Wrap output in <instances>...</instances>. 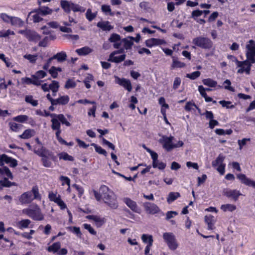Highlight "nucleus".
<instances>
[{
	"mask_svg": "<svg viewBox=\"0 0 255 255\" xmlns=\"http://www.w3.org/2000/svg\"><path fill=\"white\" fill-rule=\"evenodd\" d=\"M93 193L97 201L102 200L104 203L113 209L118 208L117 196L107 186L102 185L100 187L99 192L93 190Z\"/></svg>",
	"mask_w": 255,
	"mask_h": 255,
	"instance_id": "1",
	"label": "nucleus"
},
{
	"mask_svg": "<svg viewBox=\"0 0 255 255\" xmlns=\"http://www.w3.org/2000/svg\"><path fill=\"white\" fill-rule=\"evenodd\" d=\"M247 52L246 60L240 61L243 62L241 65L236 64L237 67L239 68L237 70L239 74L245 73L247 75H250L252 64L255 63V41L251 39L246 45Z\"/></svg>",
	"mask_w": 255,
	"mask_h": 255,
	"instance_id": "2",
	"label": "nucleus"
},
{
	"mask_svg": "<svg viewBox=\"0 0 255 255\" xmlns=\"http://www.w3.org/2000/svg\"><path fill=\"white\" fill-rule=\"evenodd\" d=\"M192 43L195 45L192 46V48H195L197 46L203 49H210L213 45L212 41L209 38L202 36L193 38Z\"/></svg>",
	"mask_w": 255,
	"mask_h": 255,
	"instance_id": "3",
	"label": "nucleus"
},
{
	"mask_svg": "<svg viewBox=\"0 0 255 255\" xmlns=\"http://www.w3.org/2000/svg\"><path fill=\"white\" fill-rule=\"evenodd\" d=\"M60 6L64 11L67 13H69L71 10L74 12H84L85 8L80 5L74 3L67 0H61L60 1Z\"/></svg>",
	"mask_w": 255,
	"mask_h": 255,
	"instance_id": "4",
	"label": "nucleus"
},
{
	"mask_svg": "<svg viewBox=\"0 0 255 255\" xmlns=\"http://www.w3.org/2000/svg\"><path fill=\"white\" fill-rule=\"evenodd\" d=\"M163 239L170 250L175 251L178 247V244L173 233L171 232L163 233Z\"/></svg>",
	"mask_w": 255,
	"mask_h": 255,
	"instance_id": "5",
	"label": "nucleus"
},
{
	"mask_svg": "<svg viewBox=\"0 0 255 255\" xmlns=\"http://www.w3.org/2000/svg\"><path fill=\"white\" fill-rule=\"evenodd\" d=\"M225 159V156L220 153L216 159L212 162V166L214 168L217 167V170L221 175H224L225 172L226 164L224 163Z\"/></svg>",
	"mask_w": 255,
	"mask_h": 255,
	"instance_id": "6",
	"label": "nucleus"
},
{
	"mask_svg": "<svg viewBox=\"0 0 255 255\" xmlns=\"http://www.w3.org/2000/svg\"><path fill=\"white\" fill-rule=\"evenodd\" d=\"M22 213L35 221H42L44 219L43 215L39 208L35 209L26 208L22 210Z\"/></svg>",
	"mask_w": 255,
	"mask_h": 255,
	"instance_id": "7",
	"label": "nucleus"
},
{
	"mask_svg": "<svg viewBox=\"0 0 255 255\" xmlns=\"http://www.w3.org/2000/svg\"><path fill=\"white\" fill-rule=\"evenodd\" d=\"M18 32L23 34L29 41L37 42L41 39V36L34 30L30 29L20 30Z\"/></svg>",
	"mask_w": 255,
	"mask_h": 255,
	"instance_id": "8",
	"label": "nucleus"
},
{
	"mask_svg": "<svg viewBox=\"0 0 255 255\" xmlns=\"http://www.w3.org/2000/svg\"><path fill=\"white\" fill-rule=\"evenodd\" d=\"M51 128L53 130H55L56 138L61 144H68V142L63 139L60 136L62 132L60 125L56 120H54L53 123H51Z\"/></svg>",
	"mask_w": 255,
	"mask_h": 255,
	"instance_id": "9",
	"label": "nucleus"
},
{
	"mask_svg": "<svg viewBox=\"0 0 255 255\" xmlns=\"http://www.w3.org/2000/svg\"><path fill=\"white\" fill-rule=\"evenodd\" d=\"M41 161L43 165L45 167H50L51 166L52 163L50 159L55 161L56 160V157L54 155V153L51 151H48L41 156Z\"/></svg>",
	"mask_w": 255,
	"mask_h": 255,
	"instance_id": "10",
	"label": "nucleus"
},
{
	"mask_svg": "<svg viewBox=\"0 0 255 255\" xmlns=\"http://www.w3.org/2000/svg\"><path fill=\"white\" fill-rule=\"evenodd\" d=\"M223 195L228 198H231L234 201L238 200L239 197L242 194L240 191L236 189H225L223 191Z\"/></svg>",
	"mask_w": 255,
	"mask_h": 255,
	"instance_id": "11",
	"label": "nucleus"
},
{
	"mask_svg": "<svg viewBox=\"0 0 255 255\" xmlns=\"http://www.w3.org/2000/svg\"><path fill=\"white\" fill-rule=\"evenodd\" d=\"M173 137L172 136H163L162 139H160V142L162 144L163 147L167 151H170L173 149L172 140Z\"/></svg>",
	"mask_w": 255,
	"mask_h": 255,
	"instance_id": "12",
	"label": "nucleus"
},
{
	"mask_svg": "<svg viewBox=\"0 0 255 255\" xmlns=\"http://www.w3.org/2000/svg\"><path fill=\"white\" fill-rule=\"evenodd\" d=\"M143 207L146 212L148 214L154 215L159 213L161 211L159 208L154 203L145 202Z\"/></svg>",
	"mask_w": 255,
	"mask_h": 255,
	"instance_id": "13",
	"label": "nucleus"
},
{
	"mask_svg": "<svg viewBox=\"0 0 255 255\" xmlns=\"http://www.w3.org/2000/svg\"><path fill=\"white\" fill-rule=\"evenodd\" d=\"M51 117H52L51 120V123H53L54 120H56L60 124V125L61 124L65 125L67 127H70L71 126L70 122L67 121V119L62 114H52L51 115Z\"/></svg>",
	"mask_w": 255,
	"mask_h": 255,
	"instance_id": "14",
	"label": "nucleus"
},
{
	"mask_svg": "<svg viewBox=\"0 0 255 255\" xmlns=\"http://www.w3.org/2000/svg\"><path fill=\"white\" fill-rule=\"evenodd\" d=\"M237 178L242 184L255 189V181L247 177L245 174L243 173L238 174L237 175Z\"/></svg>",
	"mask_w": 255,
	"mask_h": 255,
	"instance_id": "15",
	"label": "nucleus"
},
{
	"mask_svg": "<svg viewBox=\"0 0 255 255\" xmlns=\"http://www.w3.org/2000/svg\"><path fill=\"white\" fill-rule=\"evenodd\" d=\"M116 83L123 87L128 92H130L132 90V86L130 81L125 78H120L116 77Z\"/></svg>",
	"mask_w": 255,
	"mask_h": 255,
	"instance_id": "16",
	"label": "nucleus"
},
{
	"mask_svg": "<svg viewBox=\"0 0 255 255\" xmlns=\"http://www.w3.org/2000/svg\"><path fill=\"white\" fill-rule=\"evenodd\" d=\"M19 200L22 204L30 203L33 200L31 192L27 191L22 194L19 197Z\"/></svg>",
	"mask_w": 255,
	"mask_h": 255,
	"instance_id": "17",
	"label": "nucleus"
},
{
	"mask_svg": "<svg viewBox=\"0 0 255 255\" xmlns=\"http://www.w3.org/2000/svg\"><path fill=\"white\" fill-rule=\"evenodd\" d=\"M52 11L53 10L52 9L50 8L48 6H44L33 9L29 13V15L32 14L34 12H38V13H40L41 16H45L51 14Z\"/></svg>",
	"mask_w": 255,
	"mask_h": 255,
	"instance_id": "18",
	"label": "nucleus"
},
{
	"mask_svg": "<svg viewBox=\"0 0 255 255\" xmlns=\"http://www.w3.org/2000/svg\"><path fill=\"white\" fill-rule=\"evenodd\" d=\"M145 43L147 47L151 48L154 46L162 45L165 43V41L163 39L151 38L146 40Z\"/></svg>",
	"mask_w": 255,
	"mask_h": 255,
	"instance_id": "19",
	"label": "nucleus"
},
{
	"mask_svg": "<svg viewBox=\"0 0 255 255\" xmlns=\"http://www.w3.org/2000/svg\"><path fill=\"white\" fill-rule=\"evenodd\" d=\"M124 202L132 211L135 213H139L140 209L135 201L129 198H125L124 199Z\"/></svg>",
	"mask_w": 255,
	"mask_h": 255,
	"instance_id": "20",
	"label": "nucleus"
},
{
	"mask_svg": "<svg viewBox=\"0 0 255 255\" xmlns=\"http://www.w3.org/2000/svg\"><path fill=\"white\" fill-rule=\"evenodd\" d=\"M115 55L111 53L109 56L108 61L116 63H119L124 61L126 59V55L125 54L119 56H116Z\"/></svg>",
	"mask_w": 255,
	"mask_h": 255,
	"instance_id": "21",
	"label": "nucleus"
},
{
	"mask_svg": "<svg viewBox=\"0 0 255 255\" xmlns=\"http://www.w3.org/2000/svg\"><path fill=\"white\" fill-rule=\"evenodd\" d=\"M172 63L170 69L171 70L178 68H183L185 67V63L178 60V58L176 56H172Z\"/></svg>",
	"mask_w": 255,
	"mask_h": 255,
	"instance_id": "22",
	"label": "nucleus"
},
{
	"mask_svg": "<svg viewBox=\"0 0 255 255\" xmlns=\"http://www.w3.org/2000/svg\"><path fill=\"white\" fill-rule=\"evenodd\" d=\"M31 221L29 219H23L18 221L16 223L17 227L21 230L27 228L28 227L32 228L33 225L30 226Z\"/></svg>",
	"mask_w": 255,
	"mask_h": 255,
	"instance_id": "23",
	"label": "nucleus"
},
{
	"mask_svg": "<svg viewBox=\"0 0 255 255\" xmlns=\"http://www.w3.org/2000/svg\"><path fill=\"white\" fill-rule=\"evenodd\" d=\"M69 100L70 99L68 95L61 96L55 100L54 105H65L68 103Z\"/></svg>",
	"mask_w": 255,
	"mask_h": 255,
	"instance_id": "24",
	"label": "nucleus"
},
{
	"mask_svg": "<svg viewBox=\"0 0 255 255\" xmlns=\"http://www.w3.org/2000/svg\"><path fill=\"white\" fill-rule=\"evenodd\" d=\"M97 26L103 31H110L113 28V26L110 24L108 21H99L97 23Z\"/></svg>",
	"mask_w": 255,
	"mask_h": 255,
	"instance_id": "25",
	"label": "nucleus"
},
{
	"mask_svg": "<svg viewBox=\"0 0 255 255\" xmlns=\"http://www.w3.org/2000/svg\"><path fill=\"white\" fill-rule=\"evenodd\" d=\"M42 81H39L37 79H31L29 77H24L21 79V82L22 84H25L27 85L33 84L36 86L40 85V82Z\"/></svg>",
	"mask_w": 255,
	"mask_h": 255,
	"instance_id": "26",
	"label": "nucleus"
},
{
	"mask_svg": "<svg viewBox=\"0 0 255 255\" xmlns=\"http://www.w3.org/2000/svg\"><path fill=\"white\" fill-rule=\"evenodd\" d=\"M55 38L56 36L54 35H50L49 36H45L42 40L39 41L38 46L40 47H45L48 45L49 41L53 40Z\"/></svg>",
	"mask_w": 255,
	"mask_h": 255,
	"instance_id": "27",
	"label": "nucleus"
},
{
	"mask_svg": "<svg viewBox=\"0 0 255 255\" xmlns=\"http://www.w3.org/2000/svg\"><path fill=\"white\" fill-rule=\"evenodd\" d=\"M67 57L66 53L65 51H61L54 55L52 58L53 60L56 59L58 62L62 63L66 60Z\"/></svg>",
	"mask_w": 255,
	"mask_h": 255,
	"instance_id": "28",
	"label": "nucleus"
},
{
	"mask_svg": "<svg viewBox=\"0 0 255 255\" xmlns=\"http://www.w3.org/2000/svg\"><path fill=\"white\" fill-rule=\"evenodd\" d=\"M10 24L11 25L17 27H22L24 24L23 21L20 18L16 16H12Z\"/></svg>",
	"mask_w": 255,
	"mask_h": 255,
	"instance_id": "29",
	"label": "nucleus"
},
{
	"mask_svg": "<svg viewBox=\"0 0 255 255\" xmlns=\"http://www.w3.org/2000/svg\"><path fill=\"white\" fill-rule=\"evenodd\" d=\"M29 192H31L32 195H33L32 199L33 200H37L40 201L41 200V196L39 193V189L37 185L32 187V189Z\"/></svg>",
	"mask_w": 255,
	"mask_h": 255,
	"instance_id": "30",
	"label": "nucleus"
},
{
	"mask_svg": "<svg viewBox=\"0 0 255 255\" xmlns=\"http://www.w3.org/2000/svg\"><path fill=\"white\" fill-rule=\"evenodd\" d=\"M77 53L80 56L86 55L92 52V49L87 46H85L76 50Z\"/></svg>",
	"mask_w": 255,
	"mask_h": 255,
	"instance_id": "31",
	"label": "nucleus"
},
{
	"mask_svg": "<svg viewBox=\"0 0 255 255\" xmlns=\"http://www.w3.org/2000/svg\"><path fill=\"white\" fill-rule=\"evenodd\" d=\"M61 247L60 242H57L53 243L51 246H50L47 248V251L49 252H52L53 253H58Z\"/></svg>",
	"mask_w": 255,
	"mask_h": 255,
	"instance_id": "32",
	"label": "nucleus"
},
{
	"mask_svg": "<svg viewBox=\"0 0 255 255\" xmlns=\"http://www.w3.org/2000/svg\"><path fill=\"white\" fill-rule=\"evenodd\" d=\"M58 156L60 160L63 159L65 161H73L74 160V158L72 156L69 155L67 152H62L59 153L58 154Z\"/></svg>",
	"mask_w": 255,
	"mask_h": 255,
	"instance_id": "33",
	"label": "nucleus"
},
{
	"mask_svg": "<svg viewBox=\"0 0 255 255\" xmlns=\"http://www.w3.org/2000/svg\"><path fill=\"white\" fill-rule=\"evenodd\" d=\"M179 197H180V194L179 192H171L168 194L167 201L168 203H172Z\"/></svg>",
	"mask_w": 255,
	"mask_h": 255,
	"instance_id": "34",
	"label": "nucleus"
},
{
	"mask_svg": "<svg viewBox=\"0 0 255 255\" xmlns=\"http://www.w3.org/2000/svg\"><path fill=\"white\" fill-rule=\"evenodd\" d=\"M220 208L224 212H233L236 209L237 207L236 206H235V205L231 204H226L222 205Z\"/></svg>",
	"mask_w": 255,
	"mask_h": 255,
	"instance_id": "35",
	"label": "nucleus"
},
{
	"mask_svg": "<svg viewBox=\"0 0 255 255\" xmlns=\"http://www.w3.org/2000/svg\"><path fill=\"white\" fill-rule=\"evenodd\" d=\"M48 151L49 150L43 146H41L40 148H37V146H35L33 150L34 152L40 157L44 156V154Z\"/></svg>",
	"mask_w": 255,
	"mask_h": 255,
	"instance_id": "36",
	"label": "nucleus"
},
{
	"mask_svg": "<svg viewBox=\"0 0 255 255\" xmlns=\"http://www.w3.org/2000/svg\"><path fill=\"white\" fill-rule=\"evenodd\" d=\"M202 82L205 85L209 87L215 88L217 86V82L211 78L203 79Z\"/></svg>",
	"mask_w": 255,
	"mask_h": 255,
	"instance_id": "37",
	"label": "nucleus"
},
{
	"mask_svg": "<svg viewBox=\"0 0 255 255\" xmlns=\"http://www.w3.org/2000/svg\"><path fill=\"white\" fill-rule=\"evenodd\" d=\"M91 145L94 147L96 152H97L99 154H102L105 156H107V155H108L107 152L106 151L105 149H103L100 146H99L94 143H92Z\"/></svg>",
	"mask_w": 255,
	"mask_h": 255,
	"instance_id": "38",
	"label": "nucleus"
},
{
	"mask_svg": "<svg viewBox=\"0 0 255 255\" xmlns=\"http://www.w3.org/2000/svg\"><path fill=\"white\" fill-rule=\"evenodd\" d=\"M8 125L10 129L15 132L19 131L23 127L22 125L16 124L14 122H10Z\"/></svg>",
	"mask_w": 255,
	"mask_h": 255,
	"instance_id": "39",
	"label": "nucleus"
},
{
	"mask_svg": "<svg viewBox=\"0 0 255 255\" xmlns=\"http://www.w3.org/2000/svg\"><path fill=\"white\" fill-rule=\"evenodd\" d=\"M33 130L31 129L25 130L22 134L19 135V137L22 139H28L33 136L32 132Z\"/></svg>",
	"mask_w": 255,
	"mask_h": 255,
	"instance_id": "40",
	"label": "nucleus"
},
{
	"mask_svg": "<svg viewBox=\"0 0 255 255\" xmlns=\"http://www.w3.org/2000/svg\"><path fill=\"white\" fill-rule=\"evenodd\" d=\"M29 16H31L32 20L34 23H38L43 20V18L40 16L41 15L40 13H38V12H34Z\"/></svg>",
	"mask_w": 255,
	"mask_h": 255,
	"instance_id": "41",
	"label": "nucleus"
},
{
	"mask_svg": "<svg viewBox=\"0 0 255 255\" xmlns=\"http://www.w3.org/2000/svg\"><path fill=\"white\" fill-rule=\"evenodd\" d=\"M49 90H51L52 93H56L58 91L59 85L58 82L53 80L52 83L49 85Z\"/></svg>",
	"mask_w": 255,
	"mask_h": 255,
	"instance_id": "42",
	"label": "nucleus"
},
{
	"mask_svg": "<svg viewBox=\"0 0 255 255\" xmlns=\"http://www.w3.org/2000/svg\"><path fill=\"white\" fill-rule=\"evenodd\" d=\"M47 75L46 72L43 70H39L36 72L34 75L31 76L33 79H37L44 78Z\"/></svg>",
	"mask_w": 255,
	"mask_h": 255,
	"instance_id": "43",
	"label": "nucleus"
},
{
	"mask_svg": "<svg viewBox=\"0 0 255 255\" xmlns=\"http://www.w3.org/2000/svg\"><path fill=\"white\" fill-rule=\"evenodd\" d=\"M122 42L124 43V48L126 50L130 49L133 44V42L131 40H128L126 38H123L122 40Z\"/></svg>",
	"mask_w": 255,
	"mask_h": 255,
	"instance_id": "44",
	"label": "nucleus"
},
{
	"mask_svg": "<svg viewBox=\"0 0 255 255\" xmlns=\"http://www.w3.org/2000/svg\"><path fill=\"white\" fill-rule=\"evenodd\" d=\"M215 132L217 134L220 135L225 134L230 135L232 133L233 130L231 129H229L225 130L222 128H217L215 130Z\"/></svg>",
	"mask_w": 255,
	"mask_h": 255,
	"instance_id": "45",
	"label": "nucleus"
},
{
	"mask_svg": "<svg viewBox=\"0 0 255 255\" xmlns=\"http://www.w3.org/2000/svg\"><path fill=\"white\" fill-rule=\"evenodd\" d=\"M102 11L106 14H108L111 16H114V13L112 11V9L109 5L103 4L101 7Z\"/></svg>",
	"mask_w": 255,
	"mask_h": 255,
	"instance_id": "46",
	"label": "nucleus"
},
{
	"mask_svg": "<svg viewBox=\"0 0 255 255\" xmlns=\"http://www.w3.org/2000/svg\"><path fill=\"white\" fill-rule=\"evenodd\" d=\"M219 103L223 107H226L227 109H232L235 107L234 105L232 104V102L231 101L222 100L219 101Z\"/></svg>",
	"mask_w": 255,
	"mask_h": 255,
	"instance_id": "47",
	"label": "nucleus"
},
{
	"mask_svg": "<svg viewBox=\"0 0 255 255\" xmlns=\"http://www.w3.org/2000/svg\"><path fill=\"white\" fill-rule=\"evenodd\" d=\"M67 229L69 231L76 234L78 237H81L82 236V233L81 232L80 229L79 227L71 226L67 227Z\"/></svg>",
	"mask_w": 255,
	"mask_h": 255,
	"instance_id": "48",
	"label": "nucleus"
},
{
	"mask_svg": "<svg viewBox=\"0 0 255 255\" xmlns=\"http://www.w3.org/2000/svg\"><path fill=\"white\" fill-rule=\"evenodd\" d=\"M24 58L28 60L31 63H35L37 59V55L25 54L23 56Z\"/></svg>",
	"mask_w": 255,
	"mask_h": 255,
	"instance_id": "49",
	"label": "nucleus"
},
{
	"mask_svg": "<svg viewBox=\"0 0 255 255\" xmlns=\"http://www.w3.org/2000/svg\"><path fill=\"white\" fill-rule=\"evenodd\" d=\"M28 120V116L26 115H21L15 117L13 118V120L19 123H24Z\"/></svg>",
	"mask_w": 255,
	"mask_h": 255,
	"instance_id": "50",
	"label": "nucleus"
},
{
	"mask_svg": "<svg viewBox=\"0 0 255 255\" xmlns=\"http://www.w3.org/2000/svg\"><path fill=\"white\" fill-rule=\"evenodd\" d=\"M192 107H195L199 111H200V109L195 104V103H192L191 102H188L185 106V110L187 112H190L192 110Z\"/></svg>",
	"mask_w": 255,
	"mask_h": 255,
	"instance_id": "51",
	"label": "nucleus"
},
{
	"mask_svg": "<svg viewBox=\"0 0 255 255\" xmlns=\"http://www.w3.org/2000/svg\"><path fill=\"white\" fill-rule=\"evenodd\" d=\"M141 240L142 242L145 244H148L150 242L149 241L150 239L152 240V245H153V237L152 235H148V234H143L141 236Z\"/></svg>",
	"mask_w": 255,
	"mask_h": 255,
	"instance_id": "52",
	"label": "nucleus"
},
{
	"mask_svg": "<svg viewBox=\"0 0 255 255\" xmlns=\"http://www.w3.org/2000/svg\"><path fill=\"white\" fill-rule=\"evenodd\" d=\"M201 75V72L199 71L193 72L190 74H187L186 77L191 80H195L198 78Z\"/></svg>",
	"mask_w": 255,
	"mask_h": 255,
	"instance_id": "53",
	"label": "nucleus"
},
{
	"mask_svg": "<svg viewBox=\"0 0 255 255\" xmlns=\"http://www.w3.org/2000/svg\"><path fill=\"white\" fill-rule=\"evenodd\" d=\"M25 101L28 103L31 104L33 106H37L38 104V101L33 100L32 96H27L25 97Z\"/></svg>",
	"mask_w": 255,
	"mask_h": 255,
	"instance_id": "54",
	"label": "nucleus"
},
{
	"mask_svg": "<svg viewBox=\"0 0 255 255\" xmlns=\"http://www.w3.org/2000/svg\"><path fill=\"white\" fill-rule=\"evenodd\" d=\"M224 88L228 90L234 92L235 89L231 86V82L230 80L226 79L223 83Z\"/></svg>",
	"mask_w": 255,
	"mask_h": 255,
	"instance_id": "55",
	"label": "nucleus"
},
{
	"mask_svg": "<svg viewBox=\"0 0 255 255\" xmlns=\"http://www.w3.org/2000/svg\"><path fill=\"white\" fill-rule=\"evenodd\" d=\"M12 16H9L5 13H0V18L2 21L5 23H9L10 22Z\"/></svg>",
	"mask_w": 255,
	"mask_h": 255,
	"instance_id": "56",
	"label": "nucleus"
},
{
	"mask_svg": "<svg viewBox=\"0 0 255 255\" xmlns=\"http://www.w3.org/2000/svg\"><path fill=\"white\" fill-rule=\"evenodd\" d=\"M76 86V82L70 79L67 80L65 85V88L67 89L70 88H74Z\"/></svg>",
	"mask_w": 255,
	"mask_h": 255,
	"instance_id": "57",
	"label": "nucleus"
},
{
	"mask_svg": "<svg viewBox=\"0 0 255 255\" xmlns=\"http://www.w3.org/2000/svg\"><path fill=\"white\" fill-rule=\"evenodd\" d=\"M109 40L110 42L114 43L120 41L121 40V36L118 34L113 33L111 35L110 37L109 38Z\"/></svg>",
	"mask_w": 255,
	"mask_h": 255,
	"instance_id": "58",
	"label": "nucleus"
},
{
	"mask_svg": "<svg viewBox=\"0 0 255 255\" xmlns=\"http://www.w3.org/2000/svg\"><path fill=\"white\" fill-rule=\"evenodd\" d=\"M14 34V32L10 29H8L5 31H0V37H7L10 35H13Z\"/></svg>",
	"mask_w": 255,
	"mask_h": 255,
	"instance_id": "59",
	"label": "nucleus"
},
{
	"mask_svg": "<svg viewBox=\"0 0 255 255\" xmlns=\"http://www.w3.org/2000/svg\"><path fill=\"white\" fill-rule=\"evenodd\" d=\"M48 198L51 201H53L55 203L60 198V195L57 197L56 193H54L53 192H50L48 194Z\"/></svg>",
	"mask_w": 255,
	"mask_h": 255,
	"instance_id": "60",
	"label": "nucleus"
},
{
	"mask_svg": "<svg viewBox=\"0 0 255 255\" xmlns=\"http://www.w3.org/2000/svg\"><path fill=\"white\" fill-rule=\"evenodd\" d=\"M60 180L62 181V185H64V184H66L69 186V188H70V179L67 176H61L60 177Z\"/></svg>",
	"mask_w": 255,
	"mask_h": 255,
	"instance_id": "61",
	"label": "nucleus"
},
{
	"mask_svg": "<svg viewBox=\"0 0 255 255\" xmlns=\"http://www.w3.org/2000/svg\"><path fill=\"white\" fill-rule=\"evenodd\" d=\"M181 83V80L180 77H177L174 79L173 84V89L174 90L177 89L179 86L180 85Z\"/></svg>",
	"mask_w": 255,
	"mask_h": 255,
	"instance_id": "62",
	"label": "nucleus"
},
{
	"mask_svg": "<svg viewBox=\"0 0 255 255\" xmlns=\"http://www.w3.org/2000/svg\"><path fill=\"white\" fill-rule=\"evenodd\" d=\"M203 14V11L199 9L193 10L192 12L191 17L194 20L197 19L198 17L201 16Z\"/></svg>",
	"mask_w": 255,
	"mask_h": 255,
	"instance_id": "63",
	"label": "nucleus"
},
{
	"mask_svg": "<svg viewBox=\"0 0 255 255\" xmlns=\"http://www.w3.org/2000/svg\"><path fill=\"white\" fill-rule=\"evenodd\" d=\"M83 227L85 229L87 230L91 234L93 235H96L97 232L90 224H83Z\"/></svg>",
	"mask_w": 255,
	"mask_h": 255,
	"instance_id": "64",
	"label": "nucleus"
}]
</instances>
